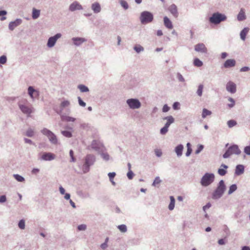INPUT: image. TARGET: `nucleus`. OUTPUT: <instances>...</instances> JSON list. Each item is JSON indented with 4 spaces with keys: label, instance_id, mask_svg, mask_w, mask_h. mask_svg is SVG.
<instances>
[{
    "label": "nucleus",
    "instance_id": "19",
    "mask_svg": "<svg viewBox=\"0 0 250 250\" xmlns=\"http://www.w3.org/2000/svg\"><path fill=\"white\" fill-rule=\"evenodd\" d=\"M168 11L172 15V16L175 18H177L178 17V12L177 10V6L175 4H171L168 7Z\"/></svg>",
    "mask_w": 250,
    "mask_h": 250
},
{
    "label": "nucleus",
    "instance_id": "37",
    "mask_svg": "<svg viewBox=\"0 0 250 250\" xmlns=\"http://www.w3.org/2000/svg\"><path fill=\"white\" fill-rule=\"evenodd\" d=\"M78 88L79 89L81 92H87L89 91L88 88L83 84L79 85Z\"/></svg>",
    "mask_w": 250,
    "mask_h": 250
},
{
    "label": "nucleus",
    "instance_id": "44",
    "mask_svg": "<svg viewBox=\"0 0 250 250\" xmlns=\"http://www.w3.org/2000/svg\"><path fill=\"white\" fill-rule=\"evenodd\" d=\"M228 101L230 102V104H228V106L229 108H232L235 105V100L232 98L229 97L228 99Z\"/></svg>",
    "mask_w": 250,
    "mask_h": 250
},
{
    "label": "nucleus",
    "instance_id": "4",
    "mask_svg": "<svg viewBox=\"0 0 250 250\" xmlns=\"http://www.w3.org/2000/svg\"><path fill=\"white\" fill-rule=\"evenodd\" d=\"M241 151L237 145L233 144L229 146L223 155L225 159L229 158L231 155L235 154L239 155L241 154Z\"/></svg>",
    "mask_w": 250,
    "mask_h": 250
},
{
    "label": "nucleus",
    "instance_id": "7",
    "mask_svg": "<svg viewBox=\"0 0 250 250\" xmlns=\"http://www.w3.org/2000/svg\"><path fill=\"white\" fill-rule=\"evenodd\" d=\"M41 132L42 134L47 137L52 144L57 145L58 144V141L57 136L53 132L46 128H43Z\"/></svg>",
    "mask_w": 250,
    "mask_h": 250
},
{
    "label": "nucleus",
    "instance_id": "53",
    "mask_svg": "<svg viewBox=\"0 0 250 250\" xmlns=\"http://www.w3.org/2000/svg\"><path fill=\"white\" fill-rule=\"evenodd\" d=\"M7 14V12L5 10H0V17L2 16L0 20L1 21H3L6 19V17L3 16L6 15Z\"/></svg>",
    "mask_w": 250,
    "mask_h": 250
},
{
    "label": "nucleus",
    "instance_id": "28",
    "mask_svg": "<svg viewBox=\"0 0 250 250\" xmlns=\"http://www.w3.org/2000/svg\"><path fill=\"white\" fill-rule=\"evenodd\" d=\"M249 28L245 27L241 31L240 36V38L242 41H245L246 40L247 34L249 32Z\"/></svg>",
    "mask_w": 250,
    "mask_h": 250
},
{
    "label": "nucleus",
    "instance_id": "38",
    "mask_svg": "<svg viewBox=\"0 0 250 250\" xmlns=\"http://www.w3.org/2000/svg\"><path fill=\"white\" fill-rule=\"evenodd\" d=\"M193 64L197 67H201L203 65V62L198 58H195L193 61Z\"/></svg>",
    "mask_w": 250,
    "mask_h": 250
},
{
    "label": "nucleus",
    "instance_id": "63",
    "mask_svg": "<svg viewBox=\"0 0 250 250\" xmlns=\"http://www.w3.org/2000/svg\"><path fill=\"white\" fill-rule=\"evenodd\" d=\"M211 205L210 203H208L205 206L203 207V209L204 211H206L207 209L211 207Z\"/></svg>",
    "mask_w": 250,
    "mask_h": 250
},
{
    "label": "nucleus",
    "instance_id": "40",
    "mask_svg": "<svg viewBox=\"0 0 250 250\" xmlns=\"http://www.w3.org/2000/svg\"><path fill=\"white\" fill-rule=\"evenodd\" d=\"M237 125V122L234 120H230L227 122V125L229 128H232Z\"/></svg>",
    "mask_w": 250,
    "mask_h": 250
},
{
    "label": "nucleus",
    "instance_id": "39",
    "mask_svg": "<svg viewBox=\"0 0 250 250\" xmlns=\"http://www.w3.org/2000/svg\"><path fill=\"white\" fill-rule=\"evenodd\" d=\"M25 135L28 137H32L34 136V131L31 128H29L26 131Z\"/></svg>",
    "mask_w": 250,
    "mask_h": 250
},
{
    "label": "nucleus",
    "instance_id": "61",
    "mask_svg": "<svg viewBox=\"0 0 250 250\" xmlns=\"http://www.w3.org/2000/svg\"><path fill=\"white\" fill-rule=\"evenodd\" d=\"M24 142L26 144H29L30 145H35V144L32 142V141L30 139L24 138Z\"/></svg>",
    "mask_w": 250,
    "mask_h": 250
},
{
    "label": "nucleus",
    "instance_id": "6",
    "mask_svg": "<svg viewBox=\"0 0 250 250\" xmlns=\"http://www.w3.org/2000/svg\"><path fill=\"white\" fill-rule=\"evenodd\" d=\"M139 19L142 24H146L152 21L154 17L151 12L145 11L141 12Z\"/></svg>",
    "mask_w": 250,
    "mask_h": 250
},
{
    "label": "nucleus",
    "instance_id": "16",
    "mask_svg": "<svg viewBox=\"0 0 250 250\" xmlns=\"http://www.w3.org/2000/svg\"><path fill=\"white\" fill-rule=\"evenodd\" d=\"M22 22V20L21 19H17L15 21H11L9 23V29L13 31L16 27L20 25Z\"/></svg>",
    "mask_w": 250,
    "mask_h": 250
},
{
    "label": "nucleus",
    "instance_id": "8",
    "mask_svg": "<svg viewBox=\"0 0 250 250\" xmlns=\"http://www.w3.org/2000/svg\"><path fill=\"white\" fill-rule=\"evenodd\" d=\"M126 104L130 108L138 109L141 106V103L137 99L131 98L126 100Z\"/></svg>",
    "mask_w": 250,
    "mask_h": 250
},
{
    "label": "nucleus",
    "instance_id": "11",
    "mask_svg": "<svg viewBox=\"0 0 250 250\" xmlns=\"http://www.w3.org/2000/svg\"><path fill=\"white\" fill-rule=\"evenodd\" d=\"M18 106L19 107V108L21 111V112L25 114L29 115L32 112V109L31 108L29 107L28 106L21 104V102H19L18 103Z\"/></svg>",
    "mask_w": 250,
    "mask_h": 250
},
{
    "label": "nucleus",
    "instance_id": "47",
    "mask_svg": "<svg viewBox=\"0 0 250 250\" xmlns=\"http://www.w3.org/2000/svg\"><path fill=\"white\" fill-rule=\"evenodd\" d=\"M18 226L21 229H25V221L23 219H21L19 222Z\"/></svg>",
    "mask_w": 250,
    "mask_h": 250
},
{
    "label": "nucleus",
    "instance_id": "43",
    "mask_svg": "<svg viewBox=\"0 0 250 250\" xmlns=\"http://www.w3.org/2000/svg\"><path fill=\"white\" fill-rule=\"evenodd\" d=\"M120 3L125 10H127L129 7L127 2L125 0H121Z\"/></svg>",
    "mask_w": 250,
    "mask_h": 250
},
{
    "label": "nucleus",
    "instance_id": "31",
    "mask_svg": "<svg viewBox=\"0 0 250 250\" xmlns=\"http://www.w3.org/2000/svg\"><path fill=\"white\" fill-rule=\"evenodd\" d=\"M170 203L168 205V209L170 210H172L175 207V199L173 196H170Z\"/></svg>",
    "mask_w": 250,
    "mask_h": 250
},
{
    "label": "nucleus",
    "instance_id": "56",
    "mask_svg": "<svg viewBox=\"0 0 250 250\" xmlns=\"http://www.w3.org/2000/svg\"><path fill=\"white\" fill-rule=\"evenodd\" d=\"M86 229V226L84 224H82L78 226V229L80 231L85 230Z\"/></svg>",
    "mask_w": 250,
    "mask_h": 250
},
{
    "label": "nucleus",
    "instance_id": "33",
    "mask_svg": "<svg viewBox=\"0 0 250 250\" xmlns=\"http://www.w3.org/2000/svg\"><path fill=\"white\" fill-rule=\"evenodd\" d=\"M212 114V112L211 111L206 109V108H203L202 110V117L203 119H205L208 116H209Z\"/></svg>",
    "mask_w": 250,
    "mask_h": 250
},
{
    "label": "nucleus",
    "instance_id": "27",
    "mask_svg": "<svg viewBox=\"0 0 250 250\" xmlns=\"http://www.w3.org/2000/svg\"><path fill=\"white\" fill-rule=\"evenodd\" d=\"M237 19L238 21H243L246 19L245 10L243 8L240 9V12L237 15Z\"/></svg>",
    "mask_w": 250,
    "mask_h": 250
},
{
    "label": "nucleus",
    "instance_id": "54",
    "mask_svg": "<svg viewBox=\"0 0 250 250\" xmlns=\"http://www.w3.org/2000/svg\"><path fill=\"white\" fill-rule=\"evenodd\" d=\"M78 103L80 106L85 107L86 106V103L83 102L80 97H78Z\"/></svg>",
    "mask_w": 250,
    "mask_h": 250
},
{
    "label": "nucleus",
    "instance_id": "17",
    "mask_svg": "<svg viewBox=\"0 0 250 250\" xmlns=\"http://www.w3.org/2000/svg\"><path fill=\"white\" fill-rule=\"evenodd\" d=\"M69 105H70V102L68 100H65V101H62L60 104V109L56 110V111L57 113L59 115H61V114L62 112V111L63 110V108L66 107L68 106Z\"/></svg>",
    "mask_w": 250,
    "mask_h": 250
},
{
    "label": "nucleus",
    "instance_id": "42",
    "mask_svg": "<svg viewBox=\"0 0 250 250\" xmlns=\"http://www.w3.org/2000/svg\"><path fill=\"white\" fill-rule=\"evenodd\" d=\"M13 176L15 178V179L18 182H24L25 180L23 177L19 174H14Z\"/></svg>",
    "mask_w": 250,
    "mask_h": 250
},
{
    "label": "nucleus",
    "instance_id": "10",
    "mask_svg": "<svg viewBox=\"0 0 250 250\" xmlns=\"http://www.w3.org/2000/svg\"><path fill=\"white\" fill-rule=\"evenodd\" d=\"M61 37L62 34L61 33H57L54 36L50 37L48 40L47 46L49 48L53 47L56 44L57 41Z\"/></svg>",
    "mask_w": 250,
    "mask_h": 250
},
{
    "label": "nucleus",
    "instance_id": "2",
    "mask_svg": "<svg viewBox=\"0 0 250 250\" xmlns=\"http://www.w3.org/2000/svg\"><path fill=\"white\" fill-rule=\"evenodd\" d=\"M226 190V186L223 180H220L217 184L216 189L213 191L211 195V198L213 200H218L223 195Z\"/></svg>",
    "mask_w": 250,
    "mask_h": 250
},
{
    "label": "nucleus",
    "instance_id": "21",
    "mask_svg": "<svg viewBox=\"0 0 250 250\" xmlns=\"http://www.w3.org/2000/svg\"><path fill=\"white\" fill-rule=\"evenodd\" d=\"M73 44L76 46H80L83 42H85L86 40L83 38L81 37H74L72 39Z\"/></svg>",
    "mask_w": 250,
    "mask_h": 250
},
{
    "label": "nucleus",
    "instance_id": "14",
    "mask_svg": "<svg viewBox=\"0 0 250 250\" xmlns=\"http://www.w3.org/2000/svg\"><path fill=\"white\" fill-rule=\"evenodd\" d=\"M226 89L231 93H235L236 91V85L234 83L229 81L226 84Z\"/></svg>",
    "mask_w": 250,
    "mask_h": 250
},
{
    "label": "nucleus",
    "instance_id": "36",
    "mask_svg": "<svg viewBox=\"0 0 250 250\" xmlns=\"http://www.w3.org/2000/svg\"><path fill=\"white\" fill-rule=\"evenodd\" d=\"M133 49L137 53H139L141 52L144 51V48L140 44L135 45L134 46Z\"/></svg>",
    "mask_w": 250,
    "mask_h": 250
},
{
    "label": "nucleus",
    "instance_id": "57",
    "mask_svg": "<svg viewBox=\"0 0 250 250\" xmlns=\"http://www.w3.org/2000/svg\"><path fill=\"white\" fill-rule=\"evenodd\" d=\"M115 175H116V173L115 172H109L108 174V176L109 177V180L111 181V180H113V178H114V177L115 176Z\"/></svg>",
    "mask_w": 250,
    "mask_h": 250
},
{
    "label": "nucleus",
    "instance_id": "49",
    "mask_svg": "<svg viewBox=\"0 0 250 250\" xmlns=\"http://www.w3.org/2000/svg\"><path fill=\"white\" fill-rule=\"evenodd\" d=\"M204 148V146L202 145H199L198 146L197 148L195 151V153L196 154H198L200 153L203 149Z\"/></svg>",
    "mask_w": 250,
    "mask_h": 250
},
{
    "label": "nucleus",
    "instance_id": "26",
    "mask_svg": "<svg viewBox=\"0 0 250 250\" xmlns=\"http://www.w3.org/2000/svg\"><path fill=\"white\" fill-rule=\"evenodd\" d=\"M164 23L165 26L168 29H171L173 28V24L169 19L165 16L164 18Z\"/></svg>",
    "mask_w": 250,
    "mask_h": 250
},
{
    "label": "nucleus",
    "instance_id": "30",
    "mask_svg": "<svg viewBox=\"0 0 250 250\" xmlns=\"http://www.w3.org/2000/svg\"><path fill=\"white\" fill-rule=\"evenodd\" d=\"M61 119L62 121H66L67 122H74L76 120V119L73 117H69V116H65L64 115H62V114L61 115Z\"/></svg>",
    "mask_w": 250,
    "mask_h": 250
},
{
    "label": "nucleus",
    "instance_id": "34",
    "mask_svg": "<svg viewBox=\"0 0 250 250\" xmlns=\"http://www.w3.org/2000/svg\"><path fill=\"white\" fill-rule=\"evenodd\" d=\"M105 151H101L100 154L102 158L105 161H107L110 159V156L107 152H104Z\"/></svg>",
    "mask_w": 250,
    "mask_h": 250
},
{
    "label": "nucleus",
    "instance_id": "64",
    "mask_svg": "<svg viewBox=\"0 0 250 250\" xmlns=\"http://www.w3.org/2000/svg\"><path fill=\"white\" fill-rule=\"evenodd\" d=\"M218 243L220 245H225V240L223 238L222 239H220L218 241Z\"/></svg>",
    "mask_w": 250,
    "mask_h": 250
},
{
    "label": "nucleus",
    "instance_id": "25",
    "mask_svg": "<svg viewBox=\"0 0 250 250\" xmlns=\"http://www.w3.org/2000/svg\"><path fill=\"white\" fill-rule=\"evenodd\" d=\"M91 9L94 13H98L101 11V5L97 2L92 4Z\"/></svg>",
    "mask_w": 250,
    "mask_h": 250
},
{
    "label": "nucleus",
    "instance_id": "45",
    "mask_svg": "<svg viewBox=\"0 0 250 250\" xmlns=\"http://www.w3.org/2000/svg\"><path fill=\"white\" fill-rule=\"evenodd\" d=\"M61 133L67 138H70L72 136V133L70 131L67 130H63L61 131Z\"/></svg>",
    "mask_w": 250,
    "mask_h": 250
},
{
    "label": "nucleus",
    "instance_id": "15",
    "mask_svg": "<svg viewBox=\"0 0 250 250\" xmlns=\"http://www.w3.org/2000/svg\"><path fill=\"white\" fill-rule=\"evenodd\" d=\"M83 7L80 3L78 1H75L72 2L69 7V10L71 12H74L75 10H82Z\"/></svg>",
    "mask_w": 250,
    "mask_h": 250
},
{
    "label": "nucleus",
    "instance_id": "12",
    "mask_svg": "<svg viewBox=\"0 0 250 250\" xmlns=\"http://www.w3.org/2000/svg\"><path fill=\"white\" fill-rule=\"evenodd\" d=\"M194 50L196 52L202 53H207L208 49L203 43H199L194 46Z\"/></svg>",
    "mask_w": 250,
    "mask_h": 250
},
{
    "label": "nucleus",
    "instance_id": "13",
    "mask_svg": "<svg viewBox=\"0 0 250 250\" xmlns=\"http://www.w3.org/2000/svg\"><path fill=\"white\" fill-rule=\"evenodd\" d=\"M55 155L51 152H44L41 157V159L44 161H50L55 159Z\"/></svg>",
    "mask_w": 250,
    "mask_h": 250
},
{
    "label": "nucleus",
    "instance_id": "3",
    "mask_svg": "<svg viewBox=\"0 0 250 250\" xmlns=\"http://www.w3.org/2000/svg\"><path fill=\"white\" fill-rule=\"evenodd\" d=\"M227 16L224 14L218 12H215L209 18L208 21L210 23L214 25H218L222 21H226Z\"/></svg>",
    "mask_w": 250,
    "mask_h": 250
},
{
    "label": "nucleus",
    "instance_id": "32",
    "mask_svg": "<svg viewBox=\"0 0 250 250\" xmlns=\"http://www.w3.org/2000/svg\"><path fill=\"white\" fill-rule=\"evenodd\" d=\"M40 15V10L34 8L32 10V17L34 20L38 19Z\"/></svg>",
    "mask_w": 250,
    "mask_h": 250
},
{
    "label": "nucleus",
    "instance_id": "23",
    "mask_svg": "<svg viewBox=\"0 0 250 250\" xmlns=\"http://www.w3.org/2000/svg\"><path fill=\"white\" fill-rule=\"evenodd\" d=\"M183 149L184 146L182 144H179L175 147L174 151L178 157H180L182 155Z\"/></svg>",
    "mask_w": 250,
    "mask_h": 250
},
{
    "label": "nucleus",
    "instance_id": "18",
    "mask_svg": "<svg viewBox=\"0 0 250 250\" xmlns=\"http://www.w3.org/2000/svg\"><path fill=\"white\" fill-rule=\"evenodd\" d=\"M228 166L224 164H222L220 167L218 169L217 172L220 176H224L227 173V169Z\"/></svg>",
    "mask_w": 250,
    "mask_h": 250
},
{
    "label": "nucleus",
    "instance_id": "1",
    "mask_svg": "<svg viewBox=\"0 0 250 250\" xmlns=\"http://www.w3.org/2000/svg\"><path fill=\"white\" fill-rule=\"evenodd\" d=\"M96 157L92 154H87L83 159V164L79 165L83 173H86L90 170V167L94 165L96 162Z\"/></svg>",
    "mask_w": 250,
    "mask_h": 250
},
{
    "label": "nucleus",
    "instance_id": "24",
    "mask_svg": "<svg viewBox=\"0 0 250 250\" xmlns=\"http://www.w3.org/2000/svg\"><path fill=\"white\" fill-rule=\"evenodd\" d=\"M163 119L167 120V123L165 124L164 126L168 128L170 125L174 122V118L172 116L165 117Z\"/></svg>",
    "mask_w": 250,
    "mask_h": 250
},
{
    "label": "nucleus",
    "instance_id": "20",
    "mask_svg": "<svg viewBox=\"0 0 250 250\" xmlns=\"http://www.w3.org/2000/svg\"><path fill=\"white\" fill-rule=\"evenodd\" d=\"M236 65V61L234 59H228L223 64V66L226 68L234 67Z\"/></svg>",
    "mask_w": 250,
    "mask_h": 250
},
{
    "label": "nucleus",
    "instance_id": "48",
    "mask_svg": "<svg viewBox=\"0 0 250 250\" xmlns=\"http://www.w3.org/2000/svg\"><path fill=\"white\" fill-rule=\"evenodd\" d=\"M177 78L178 80L179 81V82H185V78L182 76V75L179 72H178L177 73Z\"/></svg>",
    "mask_w": 250,
    "mask_h": 250
},
{
    "label": "nucleus",
    "instance_id": "55",
    "mask_svg": "<svg viewBox=\"0 0 250 250\" xmlns=\"http://www.w3.org/2000/svg\"><path fill=\"white\" fill-rule=\"evenodd\" d=\"M168 128L166 127V126H164L160 129V133L162 135H165L166 134L167 131H168Z\"/></svg>",
    "mask_w": 250,
    "mask_h": 250
},
{
    "label": "nucleus",
    "instance_id": "50",
    "mask_svg": "<svg viewBox=\"0 0 250 250\" xmlns=\"http://www.w3.org/2000/svg\"><path fill=\"white\" fill-rule=\"evenodd\" d=\"M7 61V57L5 55H2L0 57V64H5Z\"/></svg>",
    "mask_w": 250,
    "mask_h": 250
},
{
    "label": "nucleus",
    "instance_id": "58",
    "mask_svg": "<svg viewBox=\"0 0 250 250\" xmlns=\"http://www.w3.org/2000/svg\"><path fill=\"white\" fill-rule=\"evenodd\" d=\"M6 201V197L5 195H3L0 196V203H3Z\"/></svg>",
    "mask_w": 250,
    "mask_h": 250
},
{
    "label": "nucleus",
    "instance_id": "29",
    "mask_svg": "<svg viewBox=\"0 0 250 250\" xmlns=\"http://www.w3.org/2000/svg\"><path fill=\"white\" fill-rule=\"evenodd\" d=\"M34 93H36L37 95H39V91L35 90L34 87L32 86H30L28 88V93L30 97L33 99V94Z\"/></svg>",
    "mask_w": 250,
    "mask_h": 250
},
{
    "label": "nucleus",
    "instance_id": "5",
    "mask_svg": "<svg viewBox=\"0 0 250 250\" xmlns=\"http://www.w3.org/2000/svg\"><path fill=\"white\" fill-rule=\"evenodd\" d=\"M214 179L215 176L213 173L207 172L201 179V185L205 187H208L214 182Z\"/></svg>",
    "mask_w": 250,
    "mask_h": 250
},
{
    "label": "nucleus",
    "instance_id": "60",
    "mask_svg": "<svg viewBox=\"0 0 250 250\" xmlns=\"http://www.w3.org/2000/svg\"><path fill=\"white\" fill-rule=\"evenodd\" d=\"M169 107L167 104H166L163 106L162 110L164 112H167L169 110Z\"/></svg>",
    "mask_w": 250,
    "mask_h": 250
},
{
    "label": "nucleus",
    "instance_id": "52",
    "mask_svg": "<svg viewBox=\"0 0 250 250\" xmlns=\"http://www.w3.org/2000/svg\"><path fill=\"white\" fill-rule=\"evenodd\" d=\"M134 174L132 170H128L127 173V177L128 179L131 180L134 177Z\"/></svg>",
    "mask_w": 250,
    "mask_h": 250
},
{
    "label": "nucleus",
    "instance_id": "62",
    "mask_svg": "<svg viewBox=\"0 0 250 250\" xmlns=\"http://www.w3.org/2000/svg\"><path fill=\"white\" fill-rule=\"evenodd\" d=\"M192 148L191 147H188V148H187V151L186 153V156L187 157L189 156L192 152Z\"/></svg>",
    "mask_w": 250,
    "mask_h": 250
},
{
    "label": "nucleus",
    "instance_id": "51",
    "mask_svg": "<svg viewBox=\"0 0 250 250\" xmlns=\"http://www.w3.org/2000/svg\"><path fill=\"white\" fill-rule=\"evenodd\" d=\"M180 104L178 102H175L173 104L172 108L174 110H178L180 109Z\"/></svg>",
    "mask_w": 250,
    "mask_h": 250
},
{
    "label": "nucleus",
    "instance_id": "35",
    "mask_svg": "<svg viewBox=\"0 0 250 250\" xmlns=\"http://www.w3.org/2000/svg\"><path fill=\"white\" fill-rule=\"evenodd\" d=\"M237 186L236 184H234L231 185L229 187V189L228 193V194L229 195L231 194L232 193H233L235 191H236L237 190Z\"/></svg>",
    "mask_w": 250,
    "mask_h": 250
},
{
    "label": "nucleus",
    "instance_id": "22",
    "mask_svg": "<svg viewBox=\"0 0 250 250\" xmlns=\"http://www.w3.org/2000/svg\"><path fill=\"white\" fill-rule=\"evenodd\" d=\"M245 171V167L243 165H238L236 166L235 169V174L239 176L242 174Z\"/></svg>",
    "mask_w": 250,
    "mask_h": 250
},
{
    "label": "nucleus",
    "instance_id": "46",
    "mask_svg": "<svg viewBox=\"0 0 250 250\" xmlns=\"http://www.w3.org/2000/svg\"><path fill=\"white\" fill-rule=\"evenodd\" d=\"M118 229L121 231L122 232H125L127 231V227L125 225H121L118 226Z\"/></svg>",
    "mask_w": 250,
    "mask_h": 250
},
{
    "label": "nucleus",
    "instance_id": "9",
    "mask_svg": "<svg viewBox=\"0 0 250 250\" xmlns=\"http://www.w3.org/2000/svg\"><path fill=\"white\" fill-rule=\"evenodd\" d=\"M91 147L98 153H100L101 151L105 150V148L104 145L100 142L96 140H93L92 142Z\"/></svg>",
    "mask_w": 250,
    "mask_h": 250
},
{
    "label": "nucleus",
    "instance_id": "41",
    "mask_svg": "<svg viewBox=\"0 0 250 250\" xmlns=\"http://www.w3.org/2000/svg\"><path fill=\"white\" fill-rule=\"evenodd\" d=\"M203 87H204V86L202 84H199L198 85L196 93H197V94L200 97H201L202 95Z\"/></svg>",
    "mask_w": 250,
    "mask_h": 250
},
{
    "label": "nucleus",
    "instance_id": "59",
    "mask_svg": "<svg viewBox=\"0 0 250 250\" xmlns=\"http://www.w3.org/2000/svg\"><path fill=\"white\" fill-rule=\"evenodd\" d=\"M250 70V67L248 66H244L240 68V72H247Z\"/></svg>",
    "mask_w": 250,
    "mask_h": 250
}]
</instances>
